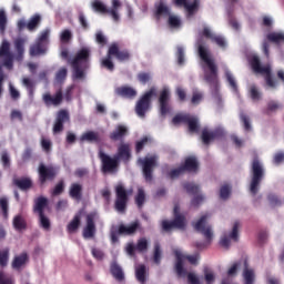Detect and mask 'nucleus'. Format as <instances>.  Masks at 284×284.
Masks as SVG:
<instances>
[{"label": "nucleus", "mask_w": 284, "mask_h": 284, "mask_svg": "<svg viewBox=\"0 0 284 284\" xmlns=\"http://www.w3.org/2000/svg\"><path fill=\"white\" fill-rule=\"evenodd\" d=\"M197 52L200 59L204 61L209 69H204V80L215 92H219V67L214 62V59L210 58V50L205 48L203 44H199Z\"/></svg>", "instance_id": "1"}, {"label": "nucleus", "mask_w": 284, "mask_h": 284, "mask_svg": "<svg viewBox=\"0 0 284 284\" xmlns=\"http://www.w3.org/2000/svg\"><path fill=\"white\" fill-rule=\"evenodd\" d=\"M90 49H80L72 59L73 79L85 81V72L90 68Z\"/></svg>", "instance_id": "2"}, {"label": "nucleus", "mask_w": 284, "mask_h": 284, "mask_svg": "<svg viewBox=\"0 0 284 284\" xmlns=\"http://www.w3.org/2000/svg\"><path fill=\"white\" fill-rule=\"evenodd\" d=\"M265 179V168H263V162L258 159V156L253 158L251 162V183H250V192L253 196L258 194V190H261V183Z\"/></svg>", "instance_id": "3"}, {"label": "nucleus", "mask_w": 284, "mask_h": 284, "mask_svg": "<svg viewBox=\"0 0 284 284\" xmlns=\"http://www.w3.org/2000/svg\"><path fill=\"white\" fill-rule=\"evenodd\" d=\"M139 230H141V222L139 220L131 222L129 225L121 223L118 225V230H111V242L119 243V236H134Z\"/></svg>", "instance_id": "4"}, {"label": "nucleus", "mask_w": 284, "mask_h": 284, "mask_svg": "<svg viewBox=\"0 0 284 284\" xmlns=\"http://www.w3.org/2000/svg\"><path fill=\"white\" fill-rule=\"evenodd\" d=\"M132 194V189L126 190L123 183H119L115 186V201H114V210L120 214H125L128 210V202L130 201V196Z\"/></svg>", "instance_id": "5"}, {"label": "nucleus", "mask_w": 284, "mask_h": 284, "mask_svg": "<svg viewBox=\"0 0 284 284\" xmlns=\"http://www.w3.org/2000/svg\"><path fill=\"white\" fill-rule=\"evenodd\" d=\"M250 63L253 72H256V74H265V81L268 88H276V81H274V78H272V67L261 65V59L257 55L251 58Z\"/></svg>", "instance_id": "6"}, {"label": "nucleus", "mask_w": 284, "mask_h": 284, "mask_svg": "<svg viewBox=\"0 0 284 284\" xmlns=\"http://www.w3.org/2000/svg\"><path fill=\"white\" fill-rule=\"evenodd\" d=\"M173 221H162V230L171 232V230H185V215L181 214V207L175 205L173 209Z\"/></svg>", "instance_id": "7"}, {"label": "nucleus", "mask_w": 284, "mask_h": 284, "mask_svg": "<svg viewBox=\"0 0 284 284\" xmlns=\"http://www.w3.org/2000/svg\"><path fill=\"white\" fill-rule=\"evenodd\" d=\"M112 8L108 9L105 3H103L101 0H95L92 2V8L95 12H100V14H110L113 19V21H119V8H121V1L120 0H112Z\"/></svg>", "instance_id": "8"}, {"label": "nucleus", "mask_w": 284, "mask_h": 284, "mask_svg": "<svg viewBox=\"0 0 284 284\" xmlns=\"http://www.w3.org/2000/svg\"><path fill=\"white\" fill-rule=\"evenodd\" d=\"M152 97H156V88L154 87H152L138 100L135 104V112L138 116H145V112H148L152 105Z\"/></svg>", "instance_id": "9"}, {"label": "nucleus", "mask_w": 284, "mask_h": 284, "mask_svg": "<svg viewBox=\"0 0 284 284\" xmlns=\"http://www.w3.org/2000/svg\"><path fill=\"white\" fill-rule=\"evenodd\" d=\"M207 219L210 215H202L196 223L193 224L195 232H199L206 239V243L210 245L212 239H214V233L212 232V226L207 225Z\"/></svg>", "instance_id": "10"}, {"label": "nucleus", "mask_w": 284, "mask_h": 284, "mask_svg": "<svg viewBox=\"0 0 284 284\" xmlns=\"http://www.w3.org/2000/svg\"><path fill=\"white\" fill-rule=\"evenodd\" d=\"M99 159L102 163L103 174L116 172V170H119L121 162L115 158V155L110 156L105 152L99 151Z\"/></svg>", "instance_id": "11"}, {"label": "nucleus", "mask_w": 284, "mask_h": 284, "mask_svg": "<svg viewBox=\"0 0 284 284\" xmlns=\"http://www.w3.org/2000/svg\"><path fill=\"white\" fill-rule=\"evenodd\" d=\"M0 59L7 70H12L14 65V54L10 51V42H8V40H3L0 45Z\"/></svg>", "instance_id": "12"}, {"label": "nucleus", "mask_w": 284, "mask_h": 284, "mask_svg": "<svg viewBox=\"0 0 284 284\" xmlns=\"http://www.w3.org/2000/svg\"><path fill=\"white\" fill-rule=\"evenodd\" d=\"M175 272L178 276H186L189 284H201V280L194 273H187L183 267V255L181 253H176V263H175Z\"/></svg>", "instance_id": "13"}, {"label": "nucleus", "mask_w": 284, "mask_h": 284, "mask_svg": "<svg viewBox=\"0 0 284 284\" xmlns=\"http://www.w3.org/2000/svg\"><path fill=\"white\" fill-rule=\"evenodd\" d=\"M97 216L95 212L87 214V224L82 231L83 239H94L97 236Z\"/></svg>", "instance_id": "14"}, {"label": "nucleus", "mask_w": 284, "mask_h": 284, "mask_svg": "<svg viewBox=\"0 0 284 284\" xmlns=\"http://www.w3.org/2000/svg\"><path fill=\"white\" fill-rule=\"evenodd\" d=\"M109 57H115L120 63H125L132 59V53L128 49L120 50L119 43L113 42L109 47Z\"/></svg>", "instance_id": "15"}, {"label": "nucleus", "mask_w": 284, "mask_h": 284, "mask_svg": "<svg viewBox=\"0 0 284 284\" xmlns=\"http://www.w3.org/2000/svg\"><path fill=\"white\" fill-rule=\"evenodd\" d=\"M156 168V158H145L142 162V172L146 183H152V174Z\"/></svg>", "instance_id": "16"}, {"label": "nucleus", "mask_w": 284, "mask_h": 284, "mask_svg": "<svg viewBox=\"0 0 284 284\" xmlns=\"http://www.w3.org/2000/svg\"><path fill=\"white\" fill-rule=\"evenodd\" d=\"M202 34L205 37V39H210L212 43H215L222 50L227 48V41L225 40V37L213 33L210 28L205 27L202 31Z\"/></svg>", "instance_id": "17"}, {"label": "nucleus", "mask_w": 284, "mask_h": 284, "mask_svg": "<svg viewBox=\"0 0 284 284\" xmlns=\"http://www.w3.org/2000/svg\"><path fill=\"white\" fill-rule=\"evenodd\" d=\"M114 156L120 163L121 161H123V163H129L130 159H132V149H130V143L121 142Z\"/></svg>", "instance_id": "18"}, {"label": "nucleus", "mask_w": 284, "mask_h": 284, "mask_svg": "<svg viewBox=\"0 0 284 284\" xmlns=\"http://www.w3.org/2000/svg\"><path fill=\"white\" fill-rule=\"evenodd\" d=\"M57 176V170L52 166H45L44 164L39 165V180L41 185L45 183V181H54Z\"/></svg>", "instance_id": "19"}, {"label": "nucleus", "mask_w": 284, "mask_h": 284, "mask_svg": "<svg viewBox=\"0 0 284 284\" xmlns=\"http://www.w3.org/2000/svg\"><path fill=\"white\" fill-rule=\"evenodd\" d=\"M67 121H70V113H68L65 110H60L53 124V134H60V132L63 130V123Z\"/></svg>", "instance_id": "20"}, {"label": "nucleus", "mask_w": 284, "mask_h": 284, "mask_svg": "<svg viewBox=\"0 0 284 284\" xmlns=\"http://www.w3.org/2000/svg\"><path fill=\"white\" fill-rule=\"evenodd\" d=\"M42 99H43L44 105H47L48 108H50V105H53L54 108H57L61 105V103H63V92L59 90L54 95L50 93H45Z\"/></svg>", "instance_id": "21"}, {"label": "nucleus", "mask_w": 284, "mask_h": 284, "mask_svg": "<svg viewBox=\"0 0 284 284\" xmlns=\"http://www.w3.org/2000/svg\"><path fill=\"white\" fill-rule=\"evenodd\" d=\"M160 103V113L162 116H165L170 112V90L163 89L159 98Z\"/></svg>", "instance_id": "22"}, {"label": "nucleus", "mask_w": 284, "mask_h": 284, "mask_svg": "<svg viewBox=\"0 0 284 284\" xmlns=\"http://www.w3.org/2000/svg\"><path fill=\"white\" fill-rule=\"evenodd\" d=\"M129 134L128 126L119 124L115 129L109 134L111 141H123Z\"/></svg>", "instance_id": "23"}, {"label": "nucleus", "mask_w": 284, "mask_h": 284, "mask_svg": "<svg viewBox=\"0 0 284 284\" xmlns=\"http://www.w3.org/2000/svg\"><path fill=\"white\" fill-rule=\"evenodd\" d=\"M115 94H118V97H122V99H135L138 92L132 87L122 85L115 89Z\"/></svg>", "instance_id": "24"}, {"label": "nucleus", "mask_w": 284, "mask_h": 284, "mask_svg": "<svg viewBox=\"0 0 284 284\" xmlns=\"http://www.w3.org/2000/svg\"><path fill=\"white\" fill-rule=\"evenodd\" d=\"M30 261L28 253L23 252L20 255H16L11 262L12 270H21Z\"/></svg>", "instance_id": "25"}, {"label": "nucleus", "mask_w": 284, "mask_h": 284, "mask_svg": "<svg viewBox=\"0 0 284 284\" xmlns=\"http://www.w3.org/2000/svg\"><path fill=\"white\" fill-rule=\"evenodd\" d=\"M110 272L113 278L118 281V283H123V281H125V273H123V268L121 267V265H119V263H111Z\"/></svg>", "instance_id": "26"}, {"label": "nucleus", "mask_w": 284, "mask_h": 284, "mask_svg": "<svg viewBox=\"0 0 284 284\" xmlns=\"http://www.w3.org/2000/svg\"><path fill=\"white\" fill-rule=\"evenodd\" d=\"M181 166L184 172H199V160L195 156H189Z\"/></svg>", "instance_id": "27"}, {"label": "nucleus", "mask_w": 284, "mask_h": 284, "mask_svg": "<svg viewBox=\"0 0 284 284\" xmlns=\"http://www.w3.org/2000/svg\"><path fill=\"white\" fill-rule=\"evenodd\" d=\"M244 270H243V278L244 284H254V280L256 278V275L254 274V271L250 268V263H247V260H244Z\"/></svg>", "instance_id": "28"}, {"label": "nucleus", "mask_w": 284, "mask_h": 284, "mask_svg": "<svg viewBox=\"0 0 284 284\" xmlns=\"http://www.w3.org/2000/svg\"><path fill=\"white\" fill-rule=\"evenodd\" d=\"M48 52V45L45 43L36 42L29 49L30 57H41Z\"/></svg>", "instance_id": "29"}, {"label": "nucleus", "mask_w": 284, "mask_h": 284, "mask_svg": "<svg viewBox=\"0 0 284 284\" xmlns=\"http://www.w3.org/2000/svg\"><path fill=\"white\" fill-rule=\"evenodd\" d=\"M14 50L17 61H23V54H26V40L18 38L14 40Z\"/></svg>", "instance_id": "30"}, {"label": "nucleus", "mask_w": 284, "mask_h": 284, "mask_svg": "<svg viewBox=\"0 0 284 284\" xmlns=\"http://www.w3.org/2000/svg\"><path fill=\"white\" fill-rule=\"evenodd\" d=\"M13 185L22 192H28L32 189V180L30 178L13 179Z\"/></svg>", "instance_id": "31"}, {"label": "nucleus", "mask_w": 284, "mask_h": 284, "mask_svg": "<svg viewBox=\"0 0 284 284\" xmlns=\"http://www.w3.org/2000/svg\"><path fill=\"white\" fill-rule=\"evenodd\" d=\"M45 207H48V200L44 196H39L34 200L33 212L36 214H45Z\"/></svg>", "instance_id": "32"}, {"label": "nucleus", "mask_w": 284, "mask_h": 284, "mask_svg": "<svg viewBox=\"0 0 284 284\" xmlns=\"http://www.w3.org/2000/svg\"><path fill=\"white\" fill-rule=\"evenodd\" d=\"M201 139L204 145H210L212 141L219 139V131H210L207 129H203Z\"/></svg>", "instance_id": "33"}, {"label": "nucleus", "mask_w": 284, "mask_h": 284, "mask_svg": "<svg viewBox=\"0 0 284 284\" xmlns=\"http://www.w3.org/2000/svg\"><path fill=\"white\" fill-rule=\"evenodd\" d=\"M12 225L17 232H23V230H28V222L23 215H16L13 217Z\"/></svg>", "instance_id": "34"}, {"label": "nucleus", "mask_w": 284, "mask_h": 284, "mask_svg": "<svg viewBox=\"0 0 284 284\" xmlns=\"http://www.w3.org/2000/svg\"><path fill=\"white\" fill-rule=\"evenodd\" d=\"M81 141H88L89 143H101V136L99 132L87 131L81 135Z\"/></svg>", "instance_id": "35"}, {"label": "nucleus", "mask_w": 284, "mask_h": 284, "mask_svg": "<svg viewBox=\"0 0 284 284\" xmlns=\"http://www.w3.org/2000/svg\"><path fill=\"white\" fill-rule=\"evenodd\" d=\"M72 199L78 203L83 201V185L79 183L72 184Z\"/></svg>", "instance_id": "36"}, {"label": "nucleus", "mask_w": 284, "mask_h": 284, "mask_svg": "<svg viewBox=\"0 0 284 284\" xmlns=\"http://www.w3.org/2000/svg\"><path fill=\"white\" fill-rule=\"evenodd\" d=\"M148 270L145 265L141 264L135 268V278L139 281L141 284H145L148 281L146 277Z\"/></svg>", "instance_id": "37"}, {"label": "nucleus", "mask_w": 284, "mask_h": 284, "mask_svg": "<svg viewBox=\"0 0 284 284\" xmlns=\"http://www.w3.org/2000/svg\"><path fill=\"white\" fill-rule=\"evenodd\" d=\"M39 215V225L44 232H50L52 230V222H50V217L45 215V213H40Z\"/></svg>", "instance_id": "38"}, {"label": "nucleus", "mask_w": 284, "mask_h": 284, "mask_svg": "<svg viewBox=\"0 0 284 284\" xmlns=\"http://www.w3.org/2000/svg\"><path fill=\"white\" fill-rule=\"evenodd\" d=\"M41 26V14L36 13L33 14L30 20L27 23V29L32 32L36 28H39Z\"/></svg>", "instance_id": "39"}, {"label": "nucleus", "mask_w": 284, "mask_h": 284, "mask_svg": "<svg viewBox=\"0 0 284 284\" xmlns=\"http://www.w3.org/2000/svg\"><path fill=\"white\" fill-rule=\"evenodd\" d=\"M186 125L189 128V132L192 134L199 133L200 125H199V119L192 115H189V120L186 121Z\"/></svg>", "instance_id": "40"}, {"label": "nucleus", "mask_w": 284, "mask_h": 284, "mask_svg": "<svg viewBox=\"0 0 284 284\" xmlns=\"http://www.w3.org/2000/svg\"><path fill=\"white\" fill-rule=\"evenodd\" d=\"M112 57L114 55H110V49H108L106 57L101 61L102 68H105L109 72H114V62L112 61Z\"/></svg>", "instance_id": "41"}, {"label": "nucleus", "mask_w": 284, "mask_h": 284, "mask_svg": "<svg viewBox=\"0 0 284 284\" xmlns=\"http://www.w3.org/2000/svg\"><path fill=\"white\" fill-rule=\"evenodd\" d=\"M10 261V248L4 247L0 250V267H8V263Z\"/></svg>", "instance_id": "42"}, {"label": "nucleus", "mask_w": 284, "mask_h": 284, "mask_svg": "<svg viewBox=\"0 0 284 284\" xmlns=\"http://www.w3.org/2000/svg\"><path fill=\"white\" fill-rule=\"evenodd\" d=\"M135 205H138L139 210H143V205H145V190L143 187L138 189Z\"/></svg>", "instance_id": "43"}, {"label": "nucleus", "mask_w": 284, "mask_h": 284, "mask_svg": "<svg viewBox=\"0 0 284 284\" xmlns=\"http://www.w3.org/2000/svg\"><path fill=\"white\" fill-rule=\"evenodd\" d=\"M22 85L27 89L30 99H32L34 97V81L30 78H23Z\"/></svg>", "instance_id": "44"}, {"label": "nucleus", "mask_w": 284, "mask_h": 284, "mask_svg": "<svg viewBox=\"0 0 284 284\" xmlns=\"http://www.w3.org/2000/svg\"><path fill=\"white\" fill-rule=\"evenodd\" d=\"M266 39L271 43H281L284 41V34L278 32H271L266 36Z\"/></svg>", "instance_id": "45"}, {"label": "nucleus", "mask_w": 284, "mask_h": 284, "mask_svg": "<svg viewBox=\"0 0 284 284\" xmlns=\"http://www.w3.org/2000/svg\"><path fill=\"white\" fill-rule=\"evenodd\" d=\"M230 194H232V186L230 184L222 185L220 189V199L227 201V199H230Z\"/></svg>", "instance_id": "46"}, {"label": "nucleus", "mask_w": 284, "mask_h": 284, "mask_svg": "<svg viewBox=\"0 0 284 284\" xmlns=\"http://www.w3.org/2000/svg\"><path fill=\"white\" fill-rule=\"evenodd\" d=\"M240 121L245 130V132H252V123L250 121V118L245 113L240 114Z\"/></svg>", "instance_id": "47"}, {"label": "nucleus", "mask_w": 284, "mask_h": 284, "mask_svg": "<svg viewBox=\"0 0 284 284\" xmlns=\"http://www.w3.org/2000/svg\"><path fill=\"white\" fill-rule=\"evenodd\" d=\"M50 29H44L42 32H40V36L38 37L37 41L38 43H44L48 47V43H50Z\"/></svg>", "instance_id": "48"}, {"label": "nucleus", "mask_w": 284, "mask_h": 284, "mask_svg": "<svg viewBox=\"0 0 284 284\" xmlns=\"http://www.w3.org/2000/svg\"><path fill=\"white\" fill-rule=\"evenodd\" d=\"M0 210L2 212L3 219L8 220V216H9L8 197H0Z\"/></svg>", "instance_id": "49"}, {"label": "nucleus", "mask_w": 284, "mask_h": 284, "mask_svg": "<svg viewBox=\"0 0 284 284\" xmlns=\"http://www.w3.org/2000/svg\"><path fill=\"white\" fill-rule=\"evenodd\" d=\"M190 119V114H176L172 119L173 125H179L180 123H184V125H187V121Z\"/></svg>", "instance_id": "50"}, {"label": "nucleus", "mask_w": 284, "mask_h": 284, "mask_svg": "<svg viewBox=\"0 0 284 284\" xmlns=\"http://www.w3.org/2000/svg\"><path fill=\"white\" fill-rule=\"evenodd\" d=\"M184 190H186L187 194H193V195H196L199 194L201 187L194 183H184L183 185Z\"/></svg>", "instance_id": "51"}, {"label": "nucleus", "mask_w": 284, "mask_h": 284, "mask_svg": "<svg viewBox=\"0 0 284 284\" xmlns=\"http://www.w3.org/2000/svg\"><path fill=\"white\" fill-rule=\"evenodd\" d=\"M156 17H170V8L161 2L156 8Z\"/></svg>", "instance_id": "52"}, {"label": "nucleus", "mask_w": 284, "mask_h": 284, "mask_svg": "<svg viewBox=\"0 0 284 284\" xmlns=\"http://www.w3.org/2000/svg\"><path fill=\"white\" fill-rule=\"evenodd\" d=\"M8 26V16H6V11L0 10V32L6 34V28Z\"/></svg>", "instance_id": "53"}, {"label": "nucleus", "mask_w": 284, "mask_h": 284, "mask_svg": "<svg viewBox=\"0 0 284 284\" xmlns=\"http://www.w3.org/2000/svg\"><path fill=\"white\" fill-rule=\"evenodd\" d=\"M95 42L99 43L100 48H105L108 45V38H105L102 31H98L95 33Z\"/></svg>", "instance_id": "54"}, {"label": "nucleus", "mask_w": 284, "mask_h": 284, "mask_svg": "<svg viewBox=\"0 0 284 284\" xmlns=\"http://www.w3.org/2000/svg\"><path fill=\"white\" fill-rule=\"evenodd\" d=\"M1 163H2V168L3 170H10V154H8V151H3L1 153Z\"/></svg>", "instance_id": "55"}, {"label": "nucleus", "mask_w": 284, "mask_h": 284, "mask_svg": "<svg viewBox=\"0 0 284 284\" xmlns=\"http://www.w3.org/2000/svg\"><path fill=\"white\" fill-rule=\"evenodd\" d=\"M175 57L179 65H183V63H185V50L183 47H178Z\"/></svg>", "instance_id": "56"}, {"label": "nucleus", "mask_w": 284, "mask_h": 284, "mask_svg": "<svg viewBox=\"0 0 284 284\" xmlns=\"http://www.w3.org/2000/svg\"><path fill=\"white\" fill-rule=\"evenodd\" d=\"M148 239L142 237L140 240H138V243L135 245V250L136 252H146L148 250Z\"/></svg>", "instance_id": "57"}, {"label": "nucleus", "mask_w": 284, "mask_h": 284, "mask_svg": "<svg viewBox=\"0 0 284 284\" xmlns=\"http://www.w3.org/2000/svg\"><path fill=\"white\" fill-rule=\"evenodd\" d=\"M250 97L252 101H261V91L254 84L250 88Z\"/></svg>", "instance_id": "58"}, {"label": "nucleus", "mask_w": 284, "mask_h": 284, "mask_svg": "<svg viewBox=\"0 0 284 284\" xmlns=\"http://www.w3.org/2000/svg\"><path fill=\"white\" fill-rule=\"evenodd\" d=\"M153 261L156 265H161V244H154V255Z\"/></svg>", "instance_id": "59"}, {"label": "nucleus", "mask_w": 284, "mask_h": 284, "mask_svg": "<svg viewBox=\"0 0 284 284\" xmlns=\"http://www.w3.org/2000/svg\"><path fill=\"white\" fill-rule=\"evenodd\" d=\"M63 190H65V184H63V181H60L52 190L51 196H60V194H63Z\"/></svg>", "instance_id": "60"}, {"label": "nucleus", "mask_w": 284, "mask_h": 284, "mask_svg": "<svg viewBox=\"0 0 284 284\" xmlns=\"http://www.w3.org/2000/svg\"><path fill=\"white\" fill-rule=\"evenodd\" d=\"M184 8L189 14H194V12H196V10H199V0H194L193 3H191V4L189 2H186Z\"/></svg>", "instance_id": "61"}, {"label": "nucleus", "mask_w": 284, "mask_h": 284, "mask_svg": "<svg viewBox=\"0 0 284 284\" xmlns=\"http://www.w3.org/2000/svg\"><path fill=\"white\" fill-rule=\"evenodd\" d=\"M151 80H152V74L148 72H140L138 74V81H140V83H143L144 85L145 83H150Z\"/></svg>", "instance_id": "62"}, {"label": "nucleus", "mask_w": 284, "mask_h": 284, "mask_svg": "<svg viewBox=\"0 0 284 284\" xmlns=\"http://www.w3.org/2000/svg\"><path fill=\"white\" fill-rule=\"evenodd\" d=\"M267 200L272 207H277L278 205H282L281 199H278L274 193L268 194Z\"/></svg>", "instance_id": "63"}, {"label": "nucleus", "mask_w": 284, "mask_h": 284, "mask_svg": "<svg viewBox=\"0 0 284 284\" xmlns=\"http://www.w3.org/2000/svg\"><path fill=\"white\" fill-rule=\"evenodd\" d=\"M181 174H185V171H184L183 166H180L178 169H173L169 172L170 179H179V176H181Z\"/></svg>", "instance_id": "64"}]
</instances>
